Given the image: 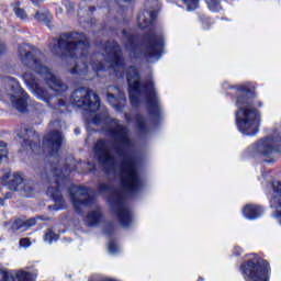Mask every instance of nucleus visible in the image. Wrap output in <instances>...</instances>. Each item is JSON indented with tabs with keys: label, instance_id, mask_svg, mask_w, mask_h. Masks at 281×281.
I'll use <instances>...</instances> for the list:
<instances>
[{
	"label": "nucleus",
	"instance_id": "4",
	"mask_svg": "<svg viewBox=\"0 0 281 281\" xmlns=\"http://www.w3.org/2000/svg\"><path fill=\"white\" fill-rule=\"evenodd\" d=\"M235 120L237 128L243 135H256L260 126V112L254 108L256 93L246 86L237 87Z\"/></svg>",
	"mask_w": 281,
	"mask_h": 281
},
{
	"label": "nucleus",
	"instance_id": "13",
	"mask_svg": "<svg viewBox=\"0 0 281 281\" xmlns=\"http://www.w3.org/2000/svg\"><path fill=\"white\" fill-rule=\"evenodd\" d=\"M280 146H281V137H267L266 139L259 140L255 148L259 155H262L263 157H273L274 155H278L280 153Z\"/></svg>",
	"mask_w": 281,
	"mask_h": 281
},
{
	"label": "nucleus",
	"instance_id": "9",
	"mask_svg": "<svg viewBox=\"0 0 281 281\" xmlns=\"http://www.w3.org/2000/svg\"><path fill=\"white\" fill-rule=\"evenodd\" d=\"M71 102L75 106L88 109L89 113L100 110V97L87 88H78L71 94Z\"/></svg>",
	"mask_w": 281,
	"mask_h": 281
},
{
	"label": "nucleus",
	"instance_id": "44",
	"mask_svg": "<svg viewBox=\"0 0 281 281\" xmlns=\"http://www.w3.org/2000/svg\"><path fill=\"white\" fill-rule=\"evenodd\" d=\"M258 106H262V102L259 101V102H258Z\"/></svg>",
	"mask_w": 281,
	"mask_h": 281
},
{
	"label": "nucleus",
	"instance_id": "38",
	"mask_svg": "<svg viewBox=\"0 0 281 281\" xmlns=\"http://www.w3.org/2000/svg\"><path fill=\"white\" fill-rule=\"evenodd\" d=\"M125 120H126V122H131V115L125 114Z\"/></svg>",
	"mask_w": 281,
	"mask_h": 281
},
{
	"label": "nucleus",
	"instance_id": "2",
	"mask_svg": "<svg viewBox=\"0 0 281 281\" xmlns=\"http://www.w3.org/2000/svg\"><path fill=\"white\" fill-rule=\"evenodd\" d=\"M89 37L85 33H64L58 40H53L50 52L55 56L67 58L71 76H80L83 80H93L99 71L114 69L119 78L124 77L126 66L122 57V48L115 41H108L102 46V54L95 53L89 57Z\"/></svg>",
	"mask_w": 281,
	"mask_h": 281
},
{
	"label": "nucleus",
	"instance_id": "25",
	"mask_svg": "<svg viewBox=\"0 0 281 281\" xmlns=\"http://www.w3.org/2000/svg\"><path fill=\"white\" fill-rule=\"evenodd\" d=\"M135 122H136V127L140 133H146V131H148V127L146 125V119H144L142 114H136Z\"/></svg>",
	"mask_w": 281,
	"mask_h": 281
},
{
	"label": "nucleus",
	"instance_id": "16",
	"mask_svg": "<svg viewBox=\"0 0 281 281\" xmlns=\"http://www.w3.org/2000/svg\"><path fill=\"white\" fill-rule=\"evenodd\" d=\"M63 145V134L58 131H53L44 137V146L50 149V157H56Z\"/></svg>",
	"mask_w": 281,
	"mask_h": 281
},
{
	"label": "nucleus",
	"instance_id": "31",
	"mask_svg": "<svg viewBox=\"0 0 281 281\" xmlns=\"http://www.w3.org/2000/svg\"><path fill=\"white\" fill-rule=\"evenodd\" d=\"M3 161H8V149L7 148L0 149V164H3Z\"/></svg>",
	"mask_w": 281,
	"mask_h": 281
},
{
	"label": "nucleus",
	"instance_id": "43",
	"mask_svg": "<svg viewBox=\"0 0 281 281\" xmlns=\"http://www.w3.org/2000/svg\"><path fill=\"white\" fill-rule=\"evenodd\" d=\"M0 205H3V199H0Z\"/></svg>",
	"mask_w": 281,
	"mask_h": 281
},
{
	"label": "nucleus",
	"instance_id": "34",
	"mask_svg": "<svg viewBox=\"0 0 281 281\" xmlns=\"http://www.w3.org/2000/svg\"><path fill=\"white\" fill-rule=\"evenodd\" d=\"M66 8H67L68 12H71V10H74V3L72 2H68L66 4Z\"/></svg>",
	"mask_w": 281,
	"mask_h": 281
},
{
	"label": "nucleus",
	"instance_id": "20",
	"mask_svg": "<svg viewBox=\"0 0 281 281\" xmlns=\"http://www.w3.org/2000/svg\"><path fill=\"white\" fill-rule=\"evenodd\" d=\"M24 183H25V180H23V176H21V173L19 172H15L12 175V178L8 183L9 190H12L13 192H21Z\"/></svg>",
	"mask_w": 281,
	"mask_h": 281
},
{
	"label": "nucleus",
	"instance_id": "18",
	"mask_svg": "<svg viewBox=\"0 0 281 281\" xmlns=\"http://www.w3.org/2000/svg\"><path fill=\"white\" fill-rule=\"evenodd\" d=\"M0 281H34V274L20 270L14 274L0 270Z\"/></svg>",
	"mask_w": 281,
	"mask_h": 281
},
{
	"label": "nucleus",
	"instance_id": "19",
	"mask_svg": "<svg viewBox=\"0 0 281 281\" xmlns=\"http://www.w3.org/2000/svg\"><path fill=\"white\" fill-rule=\"evenodd\" d=\"M34 225H36V218H30L26 221L15 220L11 225V229H13V232H27V229H30V227H34Z\"/></svg>",
	"mask_w": 281,
	"mask_h": 281
},
{
	"label": "nucleus",
	"instance_id": "35",
	"mask_svg": "<svg viewBox=\"0 0 281 281\" xmlns=\"http://www.w3.org/2000/svg\"><path fill=\"white\" fill-rule=\"evenodd\" d=\"M4 52H5V46L3 44H0V56H3Z\"/></svg>",
	"mask_w": 281,
	"mask_h": 281
},
{
	"label": "nucleus",
	"instance_id": "11",
	"mask_svg": "<svg viewBox=\"0 0 281 281\" xmlns=\"http://www.w3.org/2000/svg\"><path fill=\"white\" fill-rule=\"evenodd\" d=\"M8 85L11 87V93L9 94V100L14 109L23 113L27 109V100L30 97L26 94L25 90L21 88L19 81L12 77L7 78Z\"/></svg>",
	"mask_w": 281,
	"mask_h": 281
},
{
	"label": "nucleus",
	"instance_id": "5",
	"mask_svg": "<svg viewBox=\"0 0 281 281\" xmlns=\"http://www.w3.org/2000/svg\"><path fill=\"white\" fill-rule=\"evenodd\" d=\"M18 52L22 65L33 69L40 78H43L50 91H54L56 95L67 91L68 87L65 82L52 74L49 68L43 66V53L40 49L30 44H22L19 46Z\"/></svg>",
	"mask_w": 281,
	"mask_h": 281
},
{
	"label": "nucleus",
	"instance_id": "26",
	"mask_svg": "<svg viewBox=\"0 0 281 281\" xmlns=\"http://www.w3.org/2000/svg\"><path fill=\"white\" fill-rule=\"evenodd\" d=\"M205 3L211 12H221V1L218 0H205Z\"/></svg>",
	"mask_w": 281,
	"mask_h": 281
},
{
	"label": "nucleus",
	"instance_id": "29",
	"mask_svg": "<svg viewBox=\"0 0 281 281\" xmlns=\"http://www.w3.org/2000/svg\"><path fill=\"white\" fill-rule=\"evenodd\" d=\"M14 13L19 19L25 20L27 19V13H25V10L19 7L14 8Z\"/></svg>",
	"mask_w": 281,
	"mask_h": 281
},
{
	"label": "nucleus",
	"instance_id": "37",
	"mask_svg": "<svg viewBox=\"0 0 281 281\" xmlns=\"http://www.w3.org/2000/svg\"><path fill=\"white\" fill-rule=\"evenodd\" d=\"M32 1V3H34L35 5H38V3H41V1H43V0H31Z\"/></svg>",
	"mask_w": 281,
	"mask_h": 281
},
{
	"label": "nucleus",
	"instance_id": "36",
	"mask_svg": "<svg viewBox=\"0 0 281 281\" xmlns=\"http://www.w3.org/2000/svg\"><path fill=\"white\" fill-rule=\"evenodd\" d=\"M3 181H8L10 179V173H5L3 177H2Z\"/></svg>",
	"mask_w": 281,
	"mask_h": 281
},
{
	"label": "nucleus",
	"instance_id": "14",
	"mask_svg": "<svg viewBox=\"0 0 281 281\" xmlns=\"http://www.w3.org/2000/svg\"><path fill=\"white\" fill-rule=\"evenodd\" d=\"M151 5L153 9H150L149 11L144 10L138 13L137 23L140 30H146V27H150L155 19H157V14L159 12V1L151 0Z\"/></svg>",
	"mask_w": 281,
	"mask_h": 281
},
{
	"label": "nucleus",
	"instance_id": "45",
	"mask_svg": "<svg viewBox=\"0 0 281 281\" xmlns=\"http://www.w3.org/2000/svg\"><path fill=\"white\" fill-rule=\"evenodd\" d=\"M146 8H150V5L147 3V4H146Z\"/></svg>",
	"mask_w": 281,
	"mask_h": 281
},
{
	"label": "nucleus",
	"instance_id": "22",
	"mask_svg": "<svg viewBox=\"0 0 281 281\" xmlns=\"http://www.w3.org/2000/svg\"><path fill=\"white\" fill-rule=\"evenodd\" d=\"M100 221H102V210L97 206L94 211L88 213L86 217V223L88 227H95V225H100Z\"/></svg>",
	"mask_w": 281,
	"mask_h": 281
},
{
	"label": "nucleus",
	"instance_id": "39",
	"mask_svg": "<svg viewBox=\"0 0 281 281\" xmlns=\"http://www.w3.org/2000/svg\"><path fill=\"white\" fill-rule=\"evenodd\" d=\"M0 148H5V143H3L2 140H0Z\"/></svg>",
	"mask_w": 281,
	"mask_h": 281
},
{
	"label": "nucleus",
	"instance_id": "3",
	"mask_svg": "<svg viewBox=\"0 0 281 281\" xmlns=\"http://www.w3.org/2000/svg\"><path fill=\"white\" fill-rule=\"evenodd\" d=\"M139 72L137 68L130 67L127 72V85L130 87V100L132 106H139L145 101L147 111L151 117L161 115V101L159 94L155 90V82L149 79L139 81Z\"/></svg>",
	"mask_w": 281,
	"mask_h": 281
},
{
	"label": "nucleus",
	"instance_id": "1",
	"mask_svg": "<svg viewBox=\"0 0 281 281\" xmlns=\"http://www.w3.org/2000/svg\"><path fill=\"white\" fill-rule=\"evenodd\" d=\"M87 120L89 124L104 126L106 135L114 139V142L106 139L97 140L93 153L106 175L119 179L121 189L117 190L111 184L100 183L98 190L101 194H108V201L112 211L116 214L120 225L122 227H131L133 212L126 205V196H135L144 186L137 169V161H135L133 156L126 154L128 148H133L131 131L126 125L121 124L120 121L110 119L106 109H102L101 113L95 114L92 119L87 116Z\"/></svg>",
	"mask_w": 281,
	"mask_h": 281
},
{
	"label": "nucleus",
	"instance_id": "30",
	"mask_svg": "<svg viewBox=\"0 0 281 281\" xmlns=\"http://www.w3.org/2000/svg\"><path fill=\"white\" fill-rule=\"evenodd\" d=\"M114 232H115V224L110 223L105 225L104 234H106L108 236H111V234H113Z\"/></svg>",
	"mask_w": 281,
	"mask_h": 281
},
{
	"label": "nucleus",
	"instance_id": "15",
	"mask_svg": "<svg viewBox=\"0 0 281 281\" xmlns=\"http://www.w3.org/2000/svg\"><path fill=\"white\" fill-rule=\"evenodd\" d=\"M106 100L115 111H122L124 104H126V95L115 86L108 87Z\"/></svg>",
	"mask_w": 281,
	"mask_h": 281
},
{
	"label": "nucleus",
	"instance_id": "24",
	"mask_svg": "<svg viewBox=\"0 0 281 281\" xmlns=\"http://www.w3.org/2000/svg\"><path fill=\"white\" fill-rule=\"evenodd\" d=\"M20 192L22 196H32L34 194V182L25 181Z\"/></svg>",
	"mask_w": 281,
	"mask_h": 281
},
{
	"label": "nucleus",
	"instance_id": "23",
	"mask_svg": "<svg viewBox=\"0 0 281 281\" xmlns=\"http://www.w3.org/2000/svg\"><path fill=\"white\" fill-rule=\"evenodd\" d=\"M34 19L40 21V23H45V25L49 27V23H52V13H49V11H37Z\"/></svg>",
	"mask_w": 281,
	"mask_h": 281
},
{
	"label": "nucleus",
	"instance_id": "21",
	"mask_svg": "<svg viewBox=\"0 0 281 281\" xmlns=\"http://www.w3.org/2000/svg\"><path fill=\"white\" fill-rule=\"evenodd\" d=\"M243 214L246 218L254 221V218H258V216L262 215V207L254 204H247L243 210Z\"/></svg>",
	"mask_w": 281,
	"mask_h": 281
},
{
	"label": "nucleus",
	"instance_id": "17",
	"mask_svg": "<svg viewBox=\"0 0 281 281\" xmlns=\"http://www.w3.org/2000/svg\"><path fill=\"white\" fill-rule=\"evenodd\" d=\"M18 137L22 139L23 146H30L34 150V144L41 143V136L32 127H21L18 132Z\"/></svg>",
	"mask_w": 281,
	"mask_h": 281
},
{
	"label": "nucleus",
	"instance_id": "10",
	"mask_svg": "<svg viewBox=\"0 0 281 281\" xmlns=\"http://www.w3.org/2000/svg\"><path fill=\"white\" fill-rule=\"evenodd\" d=\"M68 192L70 194V201L78 214H80L82 207H91L95 203V198L89 194L87 187L71 186Z\"/></svg>",
	"mask_w": 281,
	"mask_h": 281
},
{
	"label": "nucleus",
	"instance_id": "40",
	"mask_svg": "<svg viewBox=\"0 0 281 281\" xmlns=\"http://www.w3.org/2000/svg\"><path fill=\"white\" fill-rule=\"evenodd\" d=\"M76 135H80V128H75Z\"/></svg>",
	"mask_w": 281,
	"mask_h": 281
},
{
	"label": "nucleus",
	"instance_id": "7",
	"mask_svg": "<svg viewBox=\"0 0 281 281\" xmlns=\"http://www.w3.org/2000/svg\"><path fill=\"white\" fill-rule=\"evenodd\" d=\"M71 173V167L66 166L63 169H58L56 164H48L42 173V179H47L50 186L48 187L47 194L55 202L54 205H49L48 210H63L65 207V199L63 198V186H67L69 181V175Z\"/></svg>",
	"mask_w": 281,
	"mask_h": 281
},
{
	"label": "nucleus",
	"instance_id": "28",
	"mask_svg": "<svg viewBox=\"0 0 281 281\" xmlns=\"http://www.w3.org/2000/svg\"><path fill=\"white\" fill-rule=\"evenodd\" d=\"M199 1L200 0H183V3L187 7V10L192 11L199 8Z\"/></svg>",
	"mask_w": 281,
	"mask_h": 281
},
{
	"label": "nucleus",
	"instance_id": "32",
	"mask_svg": "<svg viewBox=\"0 0 281 281\" xmlns=\"http://www.w3.org/2000/svg\"><path fill=\"white\" fill-rule=\"evenodd\" d=\"M20 247H32V241L27 237L21 238Z\"/></svg>",
	"mask_w": 281,
	"mask_h": 281
},
{
	"label": "nucleus",
	"instance_id": "12",
	"mask_svg": "<svg viewBox=\"0 0 281 281\" xmlns=\"http://www.w3.org/2000/svg\"><path fill=\"white\" fill-rule=\"evenodd\" d=\"M23 80L25 85L32 89L37 100H42L43 102H46L48 106H52V95L47 89L41 86V79H38V77L32 75V72H25L23 75Z\"/></svg>",
	"mask_w": 281,
	"mask_h": 281
},
{
	"label": "nucleus",
	"instance_id": "27",
	"mask_svg": "<svg viewBox=\"0 0 281 281\" xmlns=\"http://www.w3.org/2000/svg\"><path fill=\"white\" fill-rule=\"evenodd\" d=\"M44 240L45 243H49V245H52L54 240H58V235H56L52 228H48L45 233Z\"/></svg>",
	"mask_w": 281,
	"mask_h": 281
},
{
	"label": "nucleus",
	"instance_id": "33",
	"mask_svg": "<svg viewBox=\"0 0 281 281\" xmlns=\"http://www.w3.org/2000/svg\"><path fill=\"white\" fill-rule=\"evenodd\" d=\"M109 251L110 254H117L119 248L117 245H115L113 241L109 243Z\"/></svg>",
	"mask_w": 281,
	"mask_h": 281
},
{
	"label": "nucleus",
	"instance_id": "6",
	"mask_svg": "<svg viewBox=\"0 0 281 281\" xmlns=\"http://www.w3.org/2000/svg\"><path fill=\"white\" fill-rule=\"evenodd\" d=\"M122 34L125 49L130 52V56L137 58L139 54H143L148 63L161 58L164 50V33L161 31L150 30L145 34L142 44H137V37L126 31H123Z\"/></svg>",
	"mask_w": 281,
	"mask_h": 281
},
{
	"label": "nucleus",
	"instance_id": "42",
	"mask_svg": "<svg viewBox=\"0 0 281 281\" xmlns=\"http://www.w3.org/2000/svg\"><path fill=\"white\" fill-rule=\"evenodd\" d=\"M125 3H131L132 0H123Z\"/></svg>",
	"mask_w": 281,
	"mask_h": 281
},
{
	"label": "nucleus",
	"instance_id": "41",
	"mask_svg": "<svg viewBox=\"0 0 281 281\" xmlns=\"http://www.w3.org/2000/svg\"><path fill=\"white\" fill-rule=\"evenodd\" d=\"M63 104H65V102L59 100V106H63Z\"/></svg>",
	"mask_w": 281,
	"mask_h": 281
},
{
	"label": "nucleus",
	"instance_id": "8",
	"mask_svg": "<svg viewBox=\"0 0 281 281\" xmlns=\"http://www.w3.org/2000/svg\"><path fill=\"white\" fill-rule=\"evenodd\" d=\"M241 272L246 281H269L267 279L269 262L260 257H255L241 265Z\"/></svg>",
	"mask_w": 281,
	"mask_h": 281
}]
</instances>
